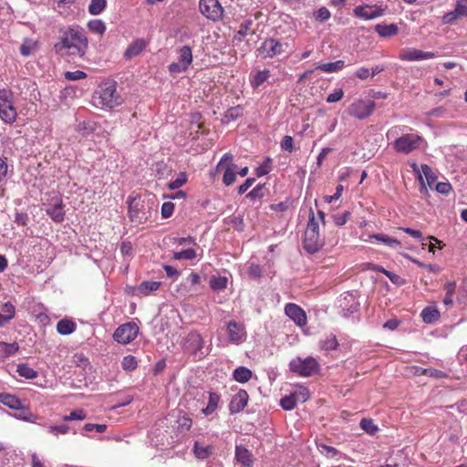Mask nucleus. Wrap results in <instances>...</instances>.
Here are the masks:
<instances>
[{"instance_id":"nucleus-1","label":"nucleus","mask_w":467,"mask_h":467,"mask_svg":"<svg viewBox=\"0 0 467 467\" xmlns=\"http://www.w3.org/2000/svg\"><path fill=\"white\" fill-rule=\"evenodd\" d=\"M88 48V39L80 26H69L59 29V36L54 46L57 55L71 59L82 58Z\"/></svg>"},{"instance_id":"nucleus-2","label":"nucleus","mask_w":467,"mask_h":467,"mask_svg":"<svg viewBox=\"0 0 467 467\" xmlns=\"http://www.w3.org/2000/svg\"><path fill=\"white\" fill-rule=\"evenodd\" d=\"M91 101L96 108L112 109L121 105L123 99L117 91V83L114 80H106L95 89Z\"/></svg>"},{"instance_id":"nucleus-3","label":"nucleus","mask_w":467,"mask_h":467,"mask_svg":"<svg viewBox=\"0 0 467 467\" xmlns=\"http://www.w3.org/2000/svg\"><path fill=\"white\" fill-rule=\"evenodd\" d=\"M42 201L44 210L55 222L60 223L64 220L62 199L57 192L46 193V198H42Z\"/></svg>"},{"instance_id":"nucleus-4","label":"nucleus","mask_w":467,"mask_h":467,"mask_svg":"<svg viewBox=\"0 0 467 467\" xmlns=\"http://www.w3.org/2000/svg\"><path fill=\"white\" fill-rule=\"evenodd\" d=\"M290 370L302 377H309L318 369L317 361L312 358H296L289 363Z\"/></svg>"},{"instance_id":"nucleus-5","label":"nucleus","mask_w":467,"mask_h":467,"mask_svg":"<svg viewBox=\"0 0 467 467\" xmlns=\"http://www.w3.org/2000/svg\"><path fill=\"white\" fill-rule=\"evenodd\" d=\"M204 341L202 337L196 331L190 332L182 342V348L185 352L193 355L201 359L207 355L202 351Z\"/></svg>"},{"instance_id":"nucleus-6","label":"nucleus","mask_w":467,"mask_h":467,"mask_svg":"<svg viewBox=\"0 0 467 467\" xmlns=\"http://www.w3.org/2000/svg\"><path fill=\"white\" fill-rule=\"evenodd\" d=\"M0 402L15 410L14 416L17 419L29 420V409L15 395L0 393Z\"/></svg>"},{"instance_id":"nucleus-7","label":"nucleus","mask_w":467,"mask_h":467,"mask_svg":"<svg viewBox=\"0 0 467 467\" xmlns=\"http://www.w3.org/2000/svg\"><path fill=\"white\" fill-rule=\"evenodd\" d=\"M286 47V43H282L275 38L269 37L264 40L257 52L264 58H273L285 53Z\"/></svg>"},{"instance_id":"nucleus-8","label":"nucleus","mask_w":467,"mask_h":467,"mask_svg":"<svg viewBox=\"0 0 467 467\" xmlns=\"http://www.w3.org/2000/svg\"><path fill=\"white\" fill-rule=\"evenodd\" d=\"M139 327L134 322L120 325L113 333V338L119 344L127 345L132 342L139 334Z\"/></svg>"},{"instance_id":"nucleus-9","label":"nucleus","mask_w":467,"mask_h":467,"mask_svg":"<svg viewBox=\"0 0 467 467\" xmlns=\"http://www.w3.org/2000/svg\"><path fill=\"white\" fill-rule=\"evenodd\" d=\"M375 109V102L372 100H363L359 99L354 101L348 109V112L350 116L358 119H364L369 117Z\"/></svg>"},{"instance_id":"nucleus-10","label":"nucleus","mask_w":467,"mask_h":467,"mask_svg":"<svg viewBox=\"0 0 467 467\" xmlns=\"http://www.w3.org/2000/svg\"><path fill=\"white\" fill-rule=\"evenodd\" d=\"M421 138L414 133L405 134L394 141L398 152L408 154L420 147Z\"/></svg>"},{"instance_id":"nucleus-11","label":"nucleus","mask_w":467,"mask_h":467,"mask_svg":"<svg viewBox=\"0 0 467 467\" xmlns=\"http://www.w3.org/2000/svg\"><path fill=\"white\" fill-rule=\"evenodd\" d=\"M199 8L210 20L218 21L223 18V8L218 0H200Z\"/></svg>"},{"instance_id":"nucleus-12","label":"nucleus","mask_w":467,"mask_h":467,"mask_svg":"<svg viewBox=\"0 0 467 467\" xmlns=\"http://www.w3.org/2000/svg\"><path fill=\"white\" fill-rule=\"evenodd\" d=\"M129 217L135 223H141L147 220L148 212L143 201L132 199L129 202Z\"/></svg>"},{"instance_id":"nucleus-13","label":"nucleus","mask_w":467,"mask_h":467,"mask_svg":"<svg viewBox=\"0 0 467 467\" xmlns=\"http://www.w3.org/2000/svg\"><path fill=\"white\" fill-rule=\"evenodd\" d=\"M438 57L437 53L427 52L420 49L407 47L401 50L399 58L403 61H417L431 59Z\"/></svg>"},{"instance_id":"nucleus-14","label":"nucleus","mask_w":467,"mask_h":467,"mask_svg":"<svg viewBox=\"0 0 467 467\" xmlns=\"http://www.w3.org/2000/svg\"><path fill=\"white\" fill-rule=\"evenodd\" d=\"M227 335L228 339L231 343L239 345L245 341L246 331L242 324H239L234 320L227 323Z\"/></svg>"},{"instance_id":"nucleus-15","label":"nucleus","mask_w":467,"mask_h":467,"mask_svg":"<svg viewBox=\"0 0 467 467\" xmlns=\"http://www.w3.org/2000/svg\"><path fill=\"white\" fill-rule=\"evenodd\" d=\"M285 313L297 326L303 327L306 324V312L299 306L293 303H288L285 307Z\"/></svg>"},{"instance_id":"nucleus-16","label":"nucleus","mask_w":467,"mask_h":467,"mask_svg":"<svg viewBox=\"0 0 467 467\" xmlns=\"http://www.w3.org/2000/svg\"><path fill=\"white\" fill-rule=\"evenodd\" d=\"M323 246V241L320 238L319 233H314L312 231L305 232L304 238V248L309 254H315L321 249Z\"/></svg>"},{"instance_id":"nucleus-17","label":"nucleus","mask_w":467,"mask_h":467,"mask_svg":"<svg viewBox=\"0 0 467 467\" xmlns=\"http://www.w3.org/2000/svg\"><path fill=\"white\" fill-rule=\"evenodd\" d=\"M356 16L365 20H371L383 16L384 10L379 6L359 5L354 9Z\"/></svg>"},{"instance_id":"nucleus-18","label":"nucleus","mask_w":467,"mask_h":467,"mask_svg":"<svg viewBox=\"0 0 467 467\" xmlns=\"http://www.w3.org/2000/svg\"><path fill=\"white\" fill-rule=\"evenodd\" d=\"M248 393L244 389H240L232 398L229 404V410L232 414L238 413L243 410L248 402Z\"/></svg>"},{"instance_id":"nucleus-19","label":"nucleus","mask_w":467,"mask_h":467,"mask_svg":"<svg viewBox=\"0 0 467 467\" xmlns=\"http://www.w3.org/2000/svg\"><path fill=\"white\" fill-rule=\"evenodd\" d=\"M202 400H208L207 405L202 409V413L205 416L214 413L221 400L220 395L215 392L207 391L202 394Z\"/></svg>"},{"instance_id":"nucleus-20","label":"nucleus","mask_w":467,"mask_h":467,"mask_svg":"<svg viewBox=\"0 0 467 467\" xmlns=\"http://www.w3.org/2000/svg\"><path fill=\"white\" fill-rule=\"evenodd\" d=\"M161 286V282L158 281H144L135 288V295L140 296H149L150 293L158 290Z\"/></svg>"},{"instance_id":"nucleus-21","label":"nucleus","mask_w":467,"mask_h":467,"mask_svg":"<svg viewBox=\"0 0 467 467\" xmlns=\"http://www.w3.org/2000/svg\"><path fill=\"white\" fill-rule=\"evenodd\" d=\"M145 47L146 42L143 39H137L128 47L124 53V57L127 59H131L132 57L139 56Z\"/></svg>"},{"instance_id":"nucleus-22","label":"nucleus","mask_w":467,"mask_h":467,"mask_svg":"<svg viewBox=\"0 0 467 467\" xmlns=\"http://www.w3.org/2000/svg\"><path fill=\"white\" fill-rule=\"evenodd\" d=\"M420 317L424 323L433 324L439 320L441 315L436 306H430L422 309Z\"/></svg>"},{"instance_id":"nucleus-23","label":"nucleus","mask_w":467,"mask_h":467,"mask_svg":"<svg viewBox=\"0 0 467 467\" xmlns=\"http://www.w3.org/2000/svg\"><path fill=\"white\" fill-rule=\"evenodd\" d=\"M235 458L239 463L244 467L252 466V455L249 451L244 446H236L235 448Z\"/></svg>"},{"instance_id":"nucleus-24","label":"nucleus","mask_w":467,"mask_h":467,"mask_svg":"<svg viewBox=\"0 0 467 467\" xmlns=\"http://www.w3.org/2000/svg\"><path fill=\"white\" fill-rule=\"evenodd\" d=\"M223 168L224 172L223 176V182L226 186H230L236 181L237 165L234 164V162H229Z\"/></svg>"},{"instance_id":"nucleus-25","label":"nucleus","mask_w":467,"mask_h":467,"mask_svg":"<svg viewBox=\"0 0 467 467\" xmlns=\"http://www.w3.org/2000/svg\"><path fill=\"white\" fill-rule=\"evenodd\" d=\"M345 67L343 60H337L335 62L322 63L316 66V69L321 70L326 73H335L342 70Z\"/></svg>"},{"instance_id":"nucleus-26","label":"nucleus","mask_w":467,"mask_h":467,"mask_svg":"<svg viewBox=\"0 0 467 467\" xmlns=\"http://www.w3.org/2000/svg\"><path fill=\"white\" fill-rule=\"evenodd\" d=\"M15 316V306L7 302L5 303L0 312V327H4Z\"/></svg>"},{"instance_id":"nucleus-27","label":"nucleus","mask_w":467,"mask_h":467,"mask_svg":"<svg viewBox=\"0 0 467 467\" xmlns=\"http://www.w3.org/2000/svg\"><path fill=\"white\" fill-rule=\"evenodd\" d=\"M375 30L380 36L389 37L397 35L398 26L395 24H379L375 26Z\"/></svg>"},{"instance_id":"nucleus-28","label":"nucleus","mask_w":467,"mask_h":467,"mask_svg":"<svg viewBox=\"0 0 467 467\" xmlns=\"http://www.w3.org/2000/svg\"><path fill=\"white\" fill-rule=\"evenodd\" d=\"M233 377L240 383H246L252 378V371L245 367H238L234 370Z\"/></svg>"},{"instance_id":"nucleus-29","label":"nucleus","mask_w":467,"mask_h":467,"mask_svg":"<svg viewBox=\"0 0 467 467\" xmlns=\"http://www.w3.org/2000/svg\"><path fill=\"white\" fill-rule=\"evenodd\" d=\"M228 285L226 276H212L210 279V286L213 291L220 292L224 290Z\"/></svg>"},{"instance_id":"nucleus-30","label":"nucleus","mask_w":467,"mask_h":467,"mask_svg":"<svg viewBox=\"0 0 467 467\" xmlns=\"http://www.w3.org/2000/svg\"><path fill=\"white\" fill-rule=\"evenodd\" d=\"M212 446H203L197 441L194 443L193 452L195 456L200 460L207 459L212 454Z\"/></svg>"},{"instance_id":"nucleus-31","label":"nucleus","mask_w":467,"mask_h":467,"mask_svg":"<svg viewBox=\"0 0 467 467\" xmlns=\"http://www.w3.org/2000/svg\"><path fill=\"white\" fill-rule=\"evenodd\" d=\"M107 6V0H91L88 10L92 16H98L101 14Z\"/></svg>"},{"instance_id":"nucleus-32","label":"nucleus","mask_w":467,"mask_h":467,"mask_svg":"<svg viewBox=\"0 0 467 467\" xmlns=\"http://www.w3.org/2000/svg\"><path fill=\"white\" fill-rule=\"evenodd\" d=\"M179 61L182 62V65L191 66L192 63V48L189 46H183L179 49Z\"/></svg>"},{"instance_id":"nucleus-33","label":"nucleus","mask_w":467,"mask_h":467,"mask_svg":"<svg viewBox=\"0 0 467 467\" xmlns=\"http://www.w3.org/2000/svg\"><path fill=\"white\" fill-rule=\"evenodd\" d=\"M87 26L89 31L92 33L98 34L99 36L104 35L106 32V25L105 23L100 19H92L88 21L87 24Z\"/></svg>"},{"instance_id":"nucleus-34","label":"nucleus","mask_w":467,"mask_h":467,"mask_svg":"<svg viewBox=\"0 0 467 467\" xmlns=\"http://www.w3.org/2000/svg\"><path fill=\"white\" fill-rule=\"evenodd\" d=\"M371 238H374L391 248H398L400 246V242L399 240L383 234H373L371 235Z\"/></svg>"},{"instance_id":"nucleus-35","label":"nucleus","mask_w":467,"mask_h":467,"mask_svg":"<svg viewBox=\"0 0 467 467\" xmlns=\"http://www.w3.org/2000/svg\"><path fill=\"white\" fill-rule=\"evenodd\" d=\"M76 328L75 324L68 319H62L57 325V330L61 335H69Z\"/></svg>"},{"instance_id":"nucleus-36","label":"nucleus","mask_w":467,"mask_h":467,"mask_svg":"<svg viewBox=\"0 0 467 467\" xmlns=\"http://www.w3.org/2000/svg\"><path fill=\"white\" fill-rule=\"evenodd\" d=\"M270 77V71L267 69L261 70L255 73V75L251 79V84L254 88L260 87L264 82H265Z\"/></svg>"},{"instance_id":"nucleus-37","label":"nucleus","mask_w":467,"mask_h":467,"mask_svg":"<svg viewBox=\"0 0 467 467\" xmlns=\"http://www.w3.org/2000/svg\"><path fill=\"white\" fill-rule=\"evenodd\" d=\"M0 117L5 122H12L16 118V110L11 104L0 106Z\"/></svg>"},{"instance_id":"nucleus-38","label":"nucleus","mask_w":467,"mask_h":467,"mask_svg":"<svg viewBox=\"0 0 467 467\" xmlns=\"http://www.w3.org/2000/svg\"><path fill=\"white\" fill-rule=\"evenodd\" d=\"M177 423H178L177 428H178L179 431L187 432L192 428V420L189 416H187L186 414H183V415H181L178 417Z\"/></svg>"},{"instance_id":"nucleus-39","label":"nucleus","mask_w":467,"mask_h":467,"mask_svg":"<svg viewBox=\"0 0 467 467\" xmlns=\"http://www.w3.org/2000/svg\"><path fill=\"white\" fill-rule=\"evenodd\" d=\"M18 349V345L16 343L7 344L5 342H0V357L5 358L8 357Z\"/></svg>"},{"instance_id":"nucleus-40","label":"nucleus","mask_w":467,"mask_h":467,"mask_svg":"<svg viewBox=\"0 0 467 467\" xmlns=\"http://www.w3.org/2000/svg\"><path fill=\"white\" fill-rule=\"evenodd\" d=\"M197 256L196 251L192 248L185 249L180 252H175L172 258L175 260H192Z\"/></svg>"},{"instance_id":"nucleus-41","label":"nucleus","mask_w":467,"mask_h":467,"mask_svg":"<svg viewBox=\"0 0 467 467\" xmlns=\"http://www.w3.org/2000/svg\"><path fill=\"white\" fill-rule=\"evenodd\" d=\"M421 174L425 177L427 184L431 187L432 184L436 182L437 176L434 174L431 167L427 164H422L421 167Z\"/></svg>"},{"instance_id":"nucleus-42","label":"nucleus","mask_w":467,"mask_h":467,"mask_svg":"<svg viewBox=\"0 0 467 467\" xmlns=\"http://www.w3.org/2000/svg\"><path fill=\"white\" fill-rule=\"evenodd\" d=\"M319 344L321 348L327 351L336 349L338 345L337 340L334 335L327 337L325 339L321 340Z\"/></svg>"},{"instance_id":"nucleus-43","label":"nucleus","mask_w":467,"mask_h":467,"mask_svg":"<svg viewBox=\"0 0 467 467\" xmlns=\"http://www.w3.org/2000/svg\"><path fill=\"white\" fill-rule=\"evenodd\" d=\"M138 366L137 358L134 356L128 355L125 356L121 362V367L126 371H132Z\"/></svg>"},{"instance_id":"nucleus-44","label":"nucleus","mask_w":467,"mask_h":467,"mask_svg":"<svg viewBox=\"0 0 467 467\" xmlns=\"http://www.w3.org/2000/svg\"><path fill=\"white\" fill-rule=\"evenodd\" d=\"M297 402L296 400V398L294 394H290L288 396H285L280 400V406L285 410H291L296 406Z\"/></svg>"},{"instance_id":"nucleus-45","label":"nucleus","mask_w":467,"mask_h":467,"mask_svg":"<svg viewBox=\"0 0 467 467\" xmlns=\"http://www.w3.org/2000/svg\"><path fill=\"white\" fill-rule=\"evenodd\" d=\"M243 111L244 109L241 106L230 108L225 113V119L228 121L236 120L243 116Z\"/></svg>"},{"instance_id":"nucleus-46","label":"nucleus","mask_w":467,"mask_h":467,"mask_svg":"<svg viewBox=\"0 0 467 467\" xmlns=\"http://www.w3.org/2000/svg\"><path fill=\"white\" fill-rule=\"evenodd\" d=\"M271 163H272V160L269 157H266L265 159V161H263V163L258 168H256V170H255L256 175L258 177H261V176L268 174L271 171Z\"/></svg>"},{"instance_id":"nucleus-47","label":"nucleus","mask_w":467,"mask_h":467,"mask_svg":"<svg viewBox=\"0 0 467 467\" xmlns=\"http://www.w3.org/2000/svg\"><path fill=\"white\" fill-rule=\"evenodd\" d=\"M187 182V175L185 172H181L175 180L169 182L168 187L171 190H176L182 187Z\"/></svg>"},{"instance_id":"nucleus-48","label":"nucleus","mask_w":467,"mask_h":467,"mask_svg":"<svg viewBox=\"0 0 467 467\" xmlns=\"http://www.w3.org/2000/svg\"><path fill=\"white\" fill-rule=\"evenodd\" d=\"M360 427L368 434H374L378 431V427L370 419H363L360 421Z\"/></svg>"},{"instance_id":"nucleus-49","label":"nucleus","mask_w":467,"mask_h":467,"mask_svg":"<svg viewBox=\"0 0 467 467\" xmlns=\"http://www.w3.org/2000/svg\"><path fill=\"white\" fill-rule=\"evenodd\" d=\"M331 16L329 10L323 6L314 13V18L319 22L327 21Z\"/></svg>"},{"instance_id":"nucleus-50","label":"nucleus","mask_w":467,"mask_h":467,"mask_svg":"<svg viewBox=\"0 0 467 467\" xmlns=\"http://www.w3.org/2000/svg\"><path fill=\"white\" fill-rule=\"evenodd\" d=\"M64 76L65 78L68 81H76L87 78V74L81 70L67 71L65 72Z\"/></svg>"},{"instance_id":"nucleus-51","label":"nucleus","mask_w":467,"mask_h":467,"mask_svg":"<svg viewBox=\"0 0 467 467\" xmlns=\"http://www.w3.org/2000/svg\"><path fill=\"white\" fill-rule=\"evenodd\" d=\"M318 449H319L320 452L322 454H324L325 456H327V458H334L339 454V451L332 446L320 444L318 446Z\"/></svg>"},{"instance_id":"nucleus-52","label":"nucleus","mask_w":467,"mask_h":467,"mask_svg":"<svg viewBox=\"0 0 467 467\" xmlns=\"http://www.w3.org/2000/svg\"><path fill=\"white\" fill-rule=\"evenodd\" d=\"M86 419V412L83 410H72L68 415L64 416V420H82Z\"/></svg>"},{"instance_id":"nucleus-53","label":"nucleus","mask_w":467,"mask_h":467,"mask_svg":"<svg viewBox=\"0 0 467 467\" xmlns=\"http://www.w3.org/2000/svg\"><path fill=\"white\" fill-rule=\"evenodd\" d=\"M189 67L187 65H182V62H173L169 66V71L172 75H177L182 72H185Z\"/></svg>"},{"instance_id":"nucleus-54","label":"nucleus","mask_w":467,"mask_h":467,"mask_svg":"<svg viewBox=\"0 0 467 467\" xmlns=\"http://www.w3.org/2000/svg\"><path fill=\"white\" fill-rule=\"evenodd\" d=\"M107 425L105 424H93V423H87L83 427V434H86L87 432L96 431L97 432L102 433L106 431Z\"/></svg>"},{"instance_id":"nucleus-55","label":"nucleus","mask_w":467,"mask_h":467,"mask_svg":"<svg viewBox=\"0 0 467 467\" xmlns=\"http://www.w3.org/2000/svg\"><path fill=\"white\" fill-rule=\"evenodd\" d=\"M293 394H294L297 403L298 402L304 403L310 397L309 391H308V389L306 388H301L300 389H298L297 391L294 392Z\"/></svg>"},{"instance_id":"nucleus-56","label":"nucleus","mask_w":467,"mask_h":467,"mask_svg":"<svg viewBox=\"0 0 467 467\" xmlns=\"http://www.w3.org/2000/svg\"><path fill=\"white\" fill-rule=\"evenodd\" d=\"M280 145L283 150L288 152H292L294 150V140L293 138L289 135H286L283 138Z\"/></svg>"},{"instance_id":"nucleus-57","label":"nucleus","mask_w":467,"mask_h":467,"mask_svg":"<svg viewBox=\"0 0 467 467\" xmlns=\"http://www.w3.org/2000/svg\"><path fill=\"white\" fill-rule=\"evenodd\" d=\"M306 231H312L314 233H319L318 223L316 221L315 214H314V212L312 209L310 210V213H309V219H308L307 227H306Z\"/></svg>"},{"instance_id":"nucleus-58","label":"nucleus","mask_w":467,"mask_h":467,"mask_svg":"<svg viewBox=\"0 0 467 467\" xmlns=\"http://www.w3.org/2000/svg\"><path fill=\"white\" fill-rule=\"evenodd\" d=\"M11 92L8 89H0V106H9L11 104Z\"/></svg>"},{"instance_id":"nucleus-59","label":"nucleus","mask_w":467,"mask_h":467,"mask_svg":"<svg viewBox=\"0 0 467 467\" xmlns=\"http://www.w3.org/2000/svg\"><path fill=\"white\" fill-rule=\"evenodd\" d=\"M174 210V204L171 202H166L161 206V215L163 218L171 216Z\"/></svg>"},{"instance_id":"nucleus-60","label":"nucleus","mask_w":467,"mask_h":467,"mask_svg":"<svg viewBox=\"0 0 467 467\" xmlns=\"http://www.w3.org/2000/svg\"><path fill=\"white\" fill-rule=\"evenodd\" d=\"M458 360L461 366L464 367L467 373V345L463 346L458 353Z\"/></svg>"},{"instance_id":"nucleus-61","label":"nucleus","mask_w":467,"mask_h":467,"mask_svg":"<svg viewBox=\"0 0 467 467\" xmlns=\"http://www.w3.org/2000/svg\"><path fill=\"white\" fill-rule=\"evenodd\" d=\"M344 96V92L342 88H337L334 90L333 93L329 94L327 98V102L334 103L339 101Z\"/></svg>"},{"instance_id":"nucleus-62","label":"nucleus","mask_w":467,"mask_h":467,"mask_svg":"<svg viewBox=\"0 0 467 467\" xmlns=\"http://www.w3.org/2000/svg\"><path fill=\"white\" fill-rule=\"evenodd\" d=\"M263 188L264 185L258 184L247 193L246 197L250 199L262 198L264 196Z\"/></svg>"},{"instance_id":"nucleus-63","label":"nucleus","mask_w":467,"mask_h":467,"mask_svg":"<svg viewBox=\"0 0 467 467\" xmlns=\"http://www.w3.org/2000/svg\"><path fill=\"white\" fill-rule=\"evenodd\" d=\"M459 17L460 16L456 13L455 10H453L451 12L445 14L442 16V22L444 24H453Z\"/></svg>"},{"instance_id":"nucleus-64","label":"nucleus","mask_w":467,"mask_h":467,"mask_svg":"<svg viewBox=\"0 0 467 467\" xmlns=\"http://www.w3.org/2000/svg\"><path fill=\"white\" fill-rule=\"evenodd\" d=\"M355 76L361 79V80H365L367 79L368 78L371 77L370 76V71L368 67H359L356 72H355Z\"/></svg>"}]
</instances>
